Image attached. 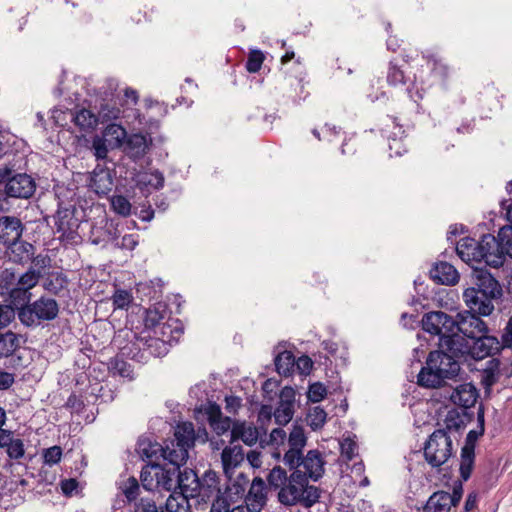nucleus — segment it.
<instances>
[{"instance_id": "nucleus-28", "label": "nucleus", "mask_w": 512, "mask_h": 512, "mask_svg": "<svg viewBox=\"0 0 512 512\" xmlns=\"http://www.w3.org/2000/svg\"><path fill=\"white\" fill-rule=\"evenodd\" d=\"M456 253L464 262H482L483 254L479 252V242L470 237L462 238L456 244Z\"/></svg>"}, {"instance_id": "nucleus-10", "label": "nucleus", "mask_w": 512, "mask_h": 512, "mask_svg": "<svg viewBox=\"0 0 512 512\" xmlns=\"http://www.w3.org/2000/svg\"><path fill=\"white\" fill-rule=\"evenodd\" d=\"M174 436L168 455L173 459L172 462L185 464L189 457L188 451L194 446L196 440L194 425L191 422L178 424Z\"/></svg>"}, {"instance_id": "nucleus-51", "label": "nucleus", "mask_w": 512, "mask_h": 512, "mask_svg": "<svg viewBox=\"0 0 512 512\" xmlns=\"http://www.w3.org/2000/svg\"><path fill=\"white\" fill-rule=\"evenodd\" d=\"M62 454V448L58 445L43 449V462L45 465L52 467L61 461Z\"/></svg>"}, {"instance_id": "nucleus-52", "label": "nucleus", "mask_w": 512, "mask_h": 512, "mask_svg": "<svg viewBox=\"0 0 512 512\" xmlns=\"http://www.w3.org/2000/svg\"><path fill=\"white\" fill-rule=\"evenodd\" d=\"M274 418L277 424L286 425L288 424L294 415V407H290L287 405H283L279 403L278 407L275 409Z\"/></svg>"}, {"instance_id": "nucleus-1", "label": "nucleus", "mask_w": 512, "mask_h": 512, "mask_svg": "<svg viewBox=\"0 0 512 512\" xmlns=\"http://www.w3.org/2000/svg\"><path fill=\"white\" fill-rule=\"evenodd\" d=\"M471 285L463 292L466 306L481 316L493 313L494 302L502 296L499 281L485 268H474L470 275Z\"/></svg>"}, {"instance_id": "nucleus-39", "label": "nucleus", "mask_w": 512, "mask_h": 512, "mask_svg": "<svg viewBox=\"0 0 512 512\" xmlns=\"http://www.w3.org/2000/svg\"><path fill=\"white\" fill-rule=\"evenodd\" d=\"M276 371L280 375L288 376L295 366V357L290 351H283L275 358Z\"/></svg>"}, {"instance_id": "nucleus-49", "label": "nucleus", "mask_w": 512, "mask_h": 512, "mask_svg": "<svg viewBox=\"0 0 512 512\" xmlns=\"http://www.w3.org/2000/svg\"><path fill=\"white\" fill-rule=\"evenodd\" d=\"M387 82L390 86L404 85L405 74L400 67H398L393 61H390L387 71Z\"/></svg>"}, {"instance_id": "nucleus-45", "label": "nucleus", "mask_w": 512, "mask_h": 512, "mask_svg": "<svg viewBox=\"0 0 512 512\" xmlns=\"http://www.w3.org/2000/svg\"><path fill=\"white\" fill-rule=\"evenodd\" d=\"M114 309H127L133 301L129 290L116 289L111 297Z\"/></svg>"}, {"instance_id": "nucleus-38", "label": "nucleus", "mask_w": 512, "mask_h": 512, "mask_svg": "<svg viewBox=\"0 0 512 512\" xmlns=\"http://www.w3.org/2000/svg\"><path fill=\"white\" fill-rule=\"evenodd\" d=\"M73 121L80 130L87 131L93 129L98 122L95 114L88 109H80L76 113L72 114Z\"/></svg>"}, {"instance_id": "nucleus-60", "label": "nucleus", "mask_w": 512, "mask_h": 512, "mask_svg": "<svg viewBox=\"0 0 512 512\" xmlns=\"http://www.w3.org/2000/svg\"><path fill=\"white\" fill-rule=\"evenodd\" d=\"M357 444L350 438H345L340 443L341 454L347 460H352L357 455Z\"/></svg>"}, {"instance_id": "nucleus-63", "label": "nucleus", "mask_w": 512, "mask_h": 512, "mask_svg": "<svg viewBox=\"0 0 512 512\" xmlns=\"http://www.w3.org/2000/svg\"><path fill=\"white\" fill-rule=\"evenodd\" d=\"M295 365L297 366L301 374L307 375L310 373L313 367V362L310 359V357L301 356L297 359V361H295Z\"/></svg>"}, {"instance_id": "nucleus-48", "label": "nucleus", "mask_w": 512, "mask_h": 512, "mask_svg": "<svg viewBox=\"0 0 512 512\" xmlns=\"http://www.w3.org/2000/svg\"><path fill=\"white\" fill-rule=\"evenodd\" d=\"M264 59L265 56L261 50H251L246 61V70L250 73H257L261 69Z\"/></svg>"}, {"instance_id": "nucleus-2", "label": "nucleus", "mask_w": 512, "mask_h": 512, "mask_svg": "<svg viewBox=\"0 0 512 512\" xmlns=\"http://www.w3.org/2000/svg\"><path fill=\"white\" fill-rule=\"evenodd\" d=\"M463 353H450L446 349L431 351L426 364L418 373L417 383L425 388L441 387L446 380L455 378L460 372L458 359Z\"/></svg>"}, {"instance_id": "nucleus-44", "label": "nucleus", "mask_w": 512, "mask_h": 512, "mask_svg": "<svg viewBox=\"0 0 512 512\" xmlns=\"http://www.w3.org/2000/svg\"><path fill=\"white\" fill-rule=\"evenodd\" d=\"M327 414L320 406H315L309 410L307 421L312 430H318L323 427L326 422Z\"/></svg>"}, {"instance_id": "nucleus-32", "label": "nucleus", "mask_w": 512, "mask_h": 512, "mask_svg": "<svg viewBox=\"0 0 512 512\" xmlns=\"http://www.w3.org/2000/svg\"><path fill=\"white\" fill-rule=\"evenodd\" d=\"M209 423L213 431L221 436L232 430L234 420L227 416L224 417L219 406H213L209 411Z\"/></svg>"}, {"instance_id": "nucleus-4", "label": "nucleus", "mask_w": 512, "mask_h": 512, "mask_svg": "<svg viewBox=\"0 0 512 512\" xmlns=\"http://www.w3.org/2000/svg\"><path fill=\"white\" fill-rule=\"evenodd\" d=\"M293 472L285 485L278 491V501L284 506L302 505L310 508L316 504L321 496V490L309 485L307 475L299 469H292Z\"/></svg>"}, {"instance_id": "nucleus-3", "label": "nucleus", "mask_w": 512, "mask_h": 512, "mask_svg": "<svg viewBox=\"0 0 512 512\" xmlns=\"http://www.w3.org/2000/svg\"><path fill=\"white\" fill-rule=\"evenodd\" d=\"M422 328L424 331L439 336L438 346L456 354L466 350L464 338L455 332V319L443 311H432L423 315Z\"/></svg>"}, {"instance_id": "nucleus-55", "label": "nucleus", "mask_w": 512, "mask_h": 512, "mask_svg": "<svg viewBox=\"0 0 512 512\" xmlns=\"http://www.w3.org/2000/svg\"><path fill=\"white\" fill-rule=\"evenodd\" d=\"M425 59H427V64L431 66V70L439 75L442 78L447 77L448 75V67L446 64L442 62V59L438 58L436 55H427L423 56Z\"/></svg>"}, {"instance_id": "nucleus-62", "label": "nucleus", "mask_w": 512, "mask_h": 512, "mask_svg": "<svg viewBox=\"0 0 512 512\" xmlns=\"http://www.w3.org/2000/svg\"><path fill=\"white\" fill-rule=\"evenodd\" d=\"M295 390L290 386H285L280 392V402L283 405L294 407Z\"/></svg>"}, {"instance_id": "nucleus-50", "label": "nucleus", "mask_w": 512, "mask_h": 512, "mask_svg": "<svg viewBox=\"0 0 512 512\" xmlns=\"http://www.w3.org/2000/svg\"><path fill=\"white\" fill-rule=\"evenodd\" d=\"M142 349L155 357L162 356L166 354L167 351L165 342L159 338L146 340Z\"/></svg>"}, {"instance_id": "nucleus-18", "label": "nucleus", "mask_w": 512, "mask_h": 512, "mask_svg": "<svg viewBox=\"0 0 512 512\" xmlns=\"http://www.w3.org/2000/svg\"><path fill=\"white\" fill-rule=\"evenodd\" d=\"M479 250L484 255L482 261L490 267L499 268L504 264L505 256L495 236L491 234L483 235L479 241Z\"/></svg>"}, {"instance_id": "nucleus-31", "label": "nucleus", "mask_w": 512, "mask_h": 512, "mask_svg": "<svg viewBox=\"0 0 512 512\" xmlns=\"http://www.w3.org/2000/svg\"><path fill=\"white\" fill-rule=\"evenodd\" d=\"M451 503L450 493L439 490L428 498L423 507V512H450L453 507Z\"/></svg>"}, {"instance_id": "nucleus-19", "label": "nucleus", "mask_w": 512, "mask_h": 512, "mask_svg": "<svg viewBox=\"0 0 512 512\" xmlns=\"http://www.w3.org/2000/svg\"><path fill=\"white\" fill-rule=\"evenodd\" d=\"M325 461L319 450H309L306 456L303 453L300 454V459L297 463V469L303 467V474L307 475V480L310 478L314 481L319 480L324 474Z\"/></svg>"}, {"instance_id": "nucleus-41", "label": "nucleus", "mask_w": 512, "mask_h": 512, "mask_svg": "<svg viewBox=\"0 0 512 512\" xmlns=\"http://www.w3.org/2000/svg\"><path fill=\"white\" fill-rule=\"evenodd\" d=\"M41 277L42 273L39 270L29 268L25 273L18 277L15 285L25 289L26 291H30L38 284Z\"/></svg>"}, {"instance_id": "nucleus-7", "label": "nucleus", "mask_w": 512, "mask_h": 512, "mask_svg": "<svg viewBox=\"0 0 512 512\" xmlns=\"http://www.w3.org/2000/svg\"><path fill=\"white\" fill-rule=\"evenodd\" d=\"M0 185L10 198L29 199L36 191L34 178L27 173H17L13 167L0 163Z\"/></svg>"}, {"instance_id": "nucleus-13", "label": "nucleus", "mask_w": 512, "mask_h": 512, "mask_svg": "<svg viewBox=\"0 0 512 512\" xmlns=\"http://www.w3.org/2000/svg\"><path fill=\"white\" fill-rule=\"evenodd\" d=\"M195 499L197 503L212 502V504L220 499L227 500V497L223 496L219 476L215 471L207 470L202 475Z\"/></svg>"}, {"instance_id": "nucleus-6", "label": "nucleus", "mask_w": 512, "mask_h": 512, "mask_svg": "<svg viewBox=\"0 0 512 512\" xmlns=\"http://www.w3.org/2000/svg\"><path fill=\"white\" fill-rule=\"evenodd\" d=\"M58 314V302L53 298L41 296L27 306L20 307L18 318L26 327H37L43 322L56 319Z\"/></svg>"}, {"instance_id": "nucleus-35", "label": "nucleus", "mask_w": 512, "mask_h": 512, "mask_svg": "<svg viewBox=\"0 0 512 512\" xmlns=\"http://www.w3.org/2000/svg\"><path fill=\"white\" fill-rule=\"evenodd\" d=\"M229 484L226 486L225 494L227 498L233 500L234 498H243L246 494L249 478L240 472L235 479H229Z\"/></svg>"}, {"instance_id": "nucleus-33", "label": "nucleus", "mask_w": 512, "mask_h": 512, "mask_svg": "<svg viewBox=\"0 0 512 512\" xmlns=\"http://www.w3.org/2000/svg\"><path fill=\"white\" fill-rule=\"evenodd\" d=\"M475 460V445L465 443L461 449V460H460V476L463 481H467L472 473Z\"/></svg>"}, {"instance_id": "nucleus-24", "label": "nucleus", "mask_w": 512, "mask_h": 512, "mask_svg": "<svg viewBox=\"0 0 512 512\" xmlns=\"http://www.w3.org/2000/svg\"><path fill=\"white\" fill-rule=\"evenodd\" d=\"M170 451L169 445L163 447L161 444L153 441L149 437H140L136 446V452L139 454L141 459L150 460V462L152 459H159L160 457L164 460L167 459Z\"/></svg>"}, {"instance_id": "nucleus-61", "label": "nucleus", "mask_w": 512, "mask_h": 512, "mask_svg": "<svg viewBox=\"0 0 512 512\" xmlns=\"http://www.w3.org/2000/svg\"><path fill=\"white\" fill-rule=\"evenodd\" d=\"M105 136H111L118 143H121L126 137V130L119 124H109L104 131Z\"/></svg>"}, {"instance_id": "nucleus-37", "label": "nucleus", "mask_w": 512, "mask_h": 512, "mask_svg": "<svg viewBox=\"0 0 512 512\" xmlns=\"http://www.w3.org/2000/svg\"><path fill=\"white\" fill-rule=\"evenodd\" d=\"M158 512H190V504L183 496L171 494L164 505H159Z\"/></svg>"}, {"instance_id": "nucleus-20", "label": "nucleus", "mask_w": 512, "mask_h": 512, "mask_svg": "<svg viewBox=\"0 0 512 512\" xmlns=\"http://www.w3.org/2000/svg\"><path fill=\"white\" fill-rule=\"evenodd\" d=\"M260 438V430L253 423L245 420H234L231 430L230 444L242 441L247 446L255 445Z\"/></svg>"}, {"instance_id": "nucleus-43", "label": "nucleus", "mask_w": 512, "mask_h": 512, "mask_svg": "<svg viewBox=\"0 0 512 512\" xmlns=\"http://www.w3.org/2000/svg\"><path fill=\"white\" fill-rule=\"evenodd\" d=\"M497 240L504 256L512 257V226L502 227L499 230Z\"/></svg>"}, {"instance_id": "nucleus-56", "label": "nucleus", "mask_w": 512, "mask_h": 512, "mask_svg": "<svg viewBox=\"0 0 512 512\" xmlns=\"http://www.w3.org/2000/svg\"><path fill=\"white\" fill-rule=\"evenodd\" d=\"M110 368L115 374L121 377H131V365L119 357L111 359Z\"/></svg>"}, {"instance_id": "nucleus-47", "label": "nucleus", "mask_w": 512, "mask_h": 512, "mask_svg": "<svg viewBox=\"0 0 512 512\" xmlns=\"http://www.w3.org/2000/svg\"><path fill=\"white\" fill-rule=\"evenodd\" d=\"M162 306L149 308L146 311V316L144 319V324L146 328L153 329L161 324V321L164 319V309H161Z\"/></svg>"}, {"instance_id": "nucleus-5", "label": "nucleus", "mask_w": 512, "mask_h": 512, "mask_svg": "<svg viewBox=\"0 0 512 512\" xmlns=\"http://www.w3.org/2000/svg\"><path fill=\"white\" fill-rule=\"evenodd\" d=\"M167 463L161 465L156 462H148L140 473V486L147 492L155 490H175V475L178 472V464L172 462L168 455Z\"/></svg>"}, {"instance_id": "nucleus-53", "label": "nucleus", "mask_w": 512, "mask_h": 512, "mask_svg": "<svg viewBox=\"0 0 512 512\" xmlns=\"http://www.w3.org/2000/svg\"><path fill=\"white\" fill-rule=\"evenodd\" d=\"M5 447H7V454L11 459L18 460L24 456V443L19 438L14 439L10 437Z\"/></svg>"}, {"instance_id": "nucleus-40", "label": "nucleus", "mask_w": 512, "mask_h": 512, "mask_svg": "<svg viewBox=\"0 0 512 512\" xmlns=\"http://www.w3.org/2000/svg\"><path fill=\"white\" fill-rule=\"evenodd\" d=\"M17 347L18 338L14 332L0 333V358L9 357L16 351Z\"/></svg>"}, {"instance_id": "nucleus-16", "label": "nucleus", "mask_w": 512, "mask_h": 512, "mask_svg": "<svg viewBox=\"0 0 512 512\" xmlns=\"http://www.w3.org/2000/svg\"><path fill=\"white\" fill-rule=\"evenodd\" d=\"M307 438L304 433V429L300 425H293L288 437L289 449L284 454L283 462L290 470L297 468V463L300 459V454L305 447Z\"/></svg>"}, {"instance_id": "nucleus-46", "label": "nucleus", "mask_w": 512, "mask_h": 512, "mask_svg": "<svg viewBox=\"0 0 512 512\" xmlns=\"http://www.w3.org/2000/svg\"><path fill=\"white\" fill-rule=\"evenodd\" d=\"M111 207L113 211L123 217H127L131 213V203L123 195H114L111 197Z\"/></svg>"}, {"instance_id": "nucleus-27", "label": "nucleus", "mask_w": 512, "mask_h": 512, "mask_svg": "<svg viewBox=\"0 0 512 512\" xmlns=\"http://www.w3.org/2000/svg\"><path fill=\"white\" fill-rule=\"evenodd\" d=\"M479 397L478 390L471 383H464L458 385L450 395V400L453 404L462 407L470 408L475 405Z\"/></svg>"}, {"instance_id": "nucleus-30", "label": "nucleus", "mask_w": 512, "mask_h": 512, "mask_svg": "<svg viewBox=\"0 0 512 512\" xmlns=\"http://www.w3.org/2000/svg\"><path fill=\"white\" fill-rule=\"evenodd\" d=\"M500 378V361L491 359L487 362V366L481 372V385L484 388L485 397H489L492 386L499 381Z\"/></svg>"}, {"instance_id": "nucleus-12", "label": "nucleus", "mask_w": 512, "mask_h": 512, "mask_svg": "<svg viewBox=\"0 0 512 512\" xmlns=\"http://www.w3.org/2000/svg\"><path fill=\"white\" fill-rule=\"evenodd\" d=\"M478 313L466 310L457 314L455 332H461L465 337L473 339L488 332V327Z\"/></svg>"}, {"instance_id": "nucleus-59", "label": "nucleus", "mask_w": 512, "mask_h": 512, "mask_svg": "<svg viewBox=\"0 0 512 512\" xmlns=\"http://www.w3.org/2000/svg\"><path fill=\"white\" fill-rule=\"evenodd\" d=\"M444 423V429L447 433L449 431H458L463 426V420L456 411H449L446 415Z\"/></svg>"}, {"instance_id": "nucleus-25", "label": "nucleus", "mask_w": 512, "mask_h": 512, "mask_svg": "<svg viewBox=\"0 0 512 512\" xmlns=\"http://www.w3.org/2000/svg\"><path fill=\"white\" fill-rule=\"evenodd\" d=\"M244 450L240 445L230 444L221 453V463L225 476L231 480L235 469L244 461Z\"/></svg>"}, {"instance_id": "nucleus-11", "label": "nucleus", "mask_w": 512, "mask_h": 512, "mask_svg": "<svg viewBox=\"0 0 512 512\" xmlns=\"http://www.w3.org/2000/svg\"><path fill=\"white\" fill-rule=\"evenodd\" d=\"M54 219L56 231L60 234L59 239L68 243H77L80 236L78 233L79 220L75 217V208L59 206Z\"/></svg>"}, {"instance_id": "nucleus-54", "label": "nucleus", "mask_w": 512, "mask_h": 512, "mask_svg": "<svg viewBox=\"0 0 512 512\" xmlns=\"http://www.w3.org/2000/svg\"><path fill=\"white\" fill-rule=\"evenodd\" d=\"M327 395V389L321 382H315L309 385L307 398L313 403L322 401Z\"/></svg>"}, {"instance_id": "nucleus-58", "label": "nucleus", "mask_w": 512, "mask_h": 512, "mask_svg": "<svg viewBox=\"0 0 512 512\" xmlns=\"http://www.w3.org/2000/svg\"><path fill=\"white\" fill-rule=\"evenodd\" d=\"M92 149H93V153H94V156L96 157V159L98 161H102L103 162L102 164L106 165L108 148L105 143V140H103L99 137H96L93 140Z\"/></svg>"}, {"instance_id": "nucleus-36", "label": "nucleus", "mask_w": 512, "mask_h": 512, "mask_svg": "<svg viewBox=\"0 0 512 512\" xmlns=\"http://www.w3.org/2000/svg\"><path fill=\"white\" fill-rule=\"evenodd\" d=\"M68 279L63 273H52L47 277L43 283V288L53 294L59 295L64 289L67 288Z\"/></svg>"}, {"instance_id": "nucleus-64", "label": "nucleus", "mask_w": 512, "mask_h": 512, "mask_svg": "<svg viewBox=\"0 0 512 512\" xmlns=\"http://www.w3.org/2000/svg\"><path fill=\"white\" fill-rule=\"evenodd\" d=\"M502 344L503 347H511L512 346V316L509 318L503 334H502Z\"/></svg>"}, {"instance_id": "nucleus-22", "label": "nucleus", "mask_w": 512, "mask_h": 512, "mask_svg": "<svg viewBox=\"0 0 512 512\" xmlns=\"http://www.w3.org/2000/svg\"><path fill=\"white\" fill-rule=\"evenodd\" d=\"M25 226L16 216H0V242L5 246L21 239Z\"/></svg>"}, {"instance_id": "nucleus-17", "label": "nucleus", "mask_w": 512, "mask_h": 512, "mask_svg": "<svg viewBox=\"0 0 512 512\" xmlns=\"http://www.w3.org/2000/svg\"><path fill=\"white\" fill-rule=\"evenodd\" d=\"M182 464H178V472L175 475V489L179 488L180 493L176 496H183L189 502V499H195L201 478L192 469L185 468L180 470Z\"/></svg>"}, {"instance_id": "nucleus-9", "label": "nucleus", "mask_w": 512, "mask_h": 512, "mask_svg": "<svg viewBox=\"0 0 512 512\" xmlns=\"http://www.w3.org/2000/svg\"><path fill=\"white\" fill-rule=\"evenodd\" d=\"M120 490L128 504H133L134 512H158L159 505L155 501V495L148 492L143 495L139 481L130 476L120 485Z\"/></svg>"}, {"instance_id": "nucleus-42", "label": "nucleus", "mask_w": 512, "mask_h": 512, "mask_svg": "<svg viewBox=\"0 0 512 512\" xmlns=\"http://www.w3.org/2000/svg\"><path fill=\"white\" fill-rule=\"evenodd\" d=\"M289 477L287 472L280 466H275L267 476V482L271 489L279 490L285 485Z\"/></svg>"}, {"instance_id": "nucleus-57", "label": "nucleus", "mask_w": 512, "mask_h": 512, "mask_svg": "<svg viewBox=\"0 0 512 512\" xmlns=\"http://www.w3.org/2000/svg\"><path fill=\"white\" fill-rule=\"evenodd\" d=\"M16 316L12 305L0 304V329L7 327Z\"/></svg>"}, {"instance_id": "nucleus-34", "label": "nucleus", "mask_w": 512, "mask_h": 512, "mask_svg": "<svg viewBox=\"0 0 512 512\" xmlns=\"http://www.w3.org/2000/svg\"><path fill=\"white\" fill-rule=\"evenodd\" d=\"M3 287L7 290L8 299L10 301L9 305H12L15 311L17 310V313L19 312L20 307L30 304L32 296L30 291H26L15 284L12 287H9L6 283Z\"/></svg>"}, {"instance_id": "nucleus-21", "label": "nucleus", "mask_w": 512, "mask_h": 512, "mask_svg": "<svg viewBox=\"0 0 512 512\" xmlns=\"http://www.w3.org/2000/svg\"><path fill=\"white\" fill-rule=\"evenodd\" d=\"M152 138L149 134L134 133L127 137L125 153L133 161L142 159L150 150Z\"/></svg>"}, {"instance_id": "nucleus-29", "label": "nucleus", "mask_w": 512, "mask_h": 512, "mask_svg": "<svg viewBox=\"0 0 512 512\" xmlns=\"http://www.w3.org/2000/svg\"><path fill=\"white\" fill-rule=\"evenodd\" d=\"M431 278L439 284L454 285L459 280L456 268L448 262H439L430 271Z\"/></svg>"}, {"instance_id": "nucleus-14", "label": "nucleus", "mask_w": 512, "mask_h": 512, "mask_svg": "<svg viewBox=\"0 0 512 512\" xmlns=\"http://www.w3.org/2000/svg\"><path fill=\"white\" fill-rule=\"evenodd\" d=\"M108 167L100 162L95 166L91 173L89 187L98 196L108 195L114 186V164Z\"/></svg>"}, {"instance_id": "nucleus-15", "label": "nucleus", "mask_w": 512, "mask_h": 512, "mask_svg": "<svg viewBox=\"0 0 512 512\" xmlns=\"http://www.w3.org/2000/svg\"><path fill=\"white\" fill-rule=\"evenodd\" d=\"M466 350L463 351V356L468 354L475 360L484 359L494 351L499 350V341L494 336H489L487 333H482L476 338L472 339V343L469 344L464 341Z\"/></svg>"}, {"instance_id": "nucleus-23", "label": "nucleus", "mask_w": 512, "mask_h": 512, "mask_svg": "<svg viewBox=\"0 0 512 512\" xmlns=\"http://www.w3.org/2000/svg\"><path fill=\"white\" fill-rule=\"evenodd\" d=\"M247 506L253 511H260L267 502V486L261 477H255L244 496Z\"/></svg>"}, {"instance_id": "nucleus-26", "label": "nucleus", "mask_w": 512, "mask_h": 512, "mask_svg": "<svg viewBox=\"0 0 512 512\" xmlns=\"http://www.w3.org/2000/svg\"><path fill=\"white\" fill-rule=\"evenodd\" d=\"M9 260L16 264L29 263L35 254V246L24 240H16L6 245Z\"/></svg>"}, {"instance_id": "nucleus-8", "label": "nucleus", "mask_w": 512, "mask_h": 512, "mask_svg": "<svg viewBox=\"0 0 512 512\" xmlns=\"http://www.w3.org/2000/svg\"><path fill=\"white\" fill-rule=\"evenodd\" d=\"M423 453L425 461L435 469L440 468L453 456V442L445 429L435 430L426 440Z\"/></svg>"}]
</instances>
